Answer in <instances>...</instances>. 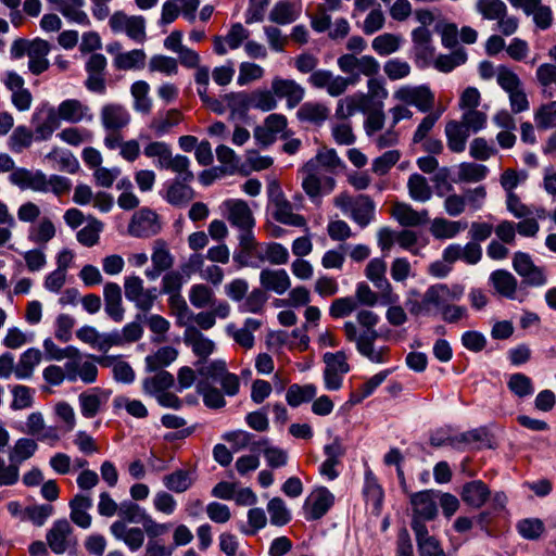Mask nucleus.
I'll return each instance as SVG.
<instances>
[{
  "label": "nucleus",
  "instance_id": "f257e3e1",
  "mask_svg": "<svg viewBox=\"0 0 556 556\" xmlns=\"http://www.w3.org/2000/svg\"><path fill=\"white\" fill-rule=\"evenodd\" d=\"M149 159H156L155 165L160 169H169L180 175L185 180H193L194 174L190 170V160L186 155L173 156L170 146L164 141H152L143 149Z\"/></svg>",
  "mask_w": 556,
  "mask_h": 556
},
{
  "label": "nucleus",
  "instance_id": "f03ea898",
  "mask_svg": "<svg viewBox=\"0 0 556 556\" xmlns=\"http://www.w3.org/2000/svg\"><path fill=\"white\" fill-rule=\"evenodd\" d=\"M445 290L439 283L430 286L424 293L417 289H410L407 292L405 306L409 314L415 317H434L439 315L443 305L441 292Z\"/></svg>",
  "mask_w": 556,
  "mask_h": 556
},
{
  "label": "nucleus",
  "instance_id": "7ed1b4c3",
  "mask_svg": "<svg viewBox=\"0 0 556 556\" xmlns=\"http://www.w3.org/2000/svg\"><path fill=\"white\" fill-rule=\"evenodd\" d=\"M339 70L350 78H355V85L361 80V76L375 77L380 72L379 62L369 54L356 55L354 53H344L337 59Z\"/></svg>",
  "mask_w": 556,
  "mask_h": 556
},
{
  "label": "nucleus",
  "instance_id": "20e7f679",
  "mask_svg": "<svg viewBox=\"0 0 556 556\" xmlns=\"http://www.w3.org/2000/svg\"><path fill=\"white\" fill-rule=\"evenodd\" d=\"M386 273L387 263L379 257L370 260L365 269V276L380 292V303L382 305L395 304L399 301V295L393 292V288L386 277Z\"/></svg>",
  "mask_w": 556,
  "mask_h": 556
},
{
  "label": "nucleus",
  "instance_id": "39448f33",
  "mask_svg": "<svg viewBox=\"0 0 556 556\" xmlns=\"http://www.w3.org/2000/svg\"><path fill=\"white\" fill-rule=\"evenodd\" d=\"M113 33H125L136 42H143L147 38L146 20L141 15L128 16L123 11L113 13L109 20Z\"/></svg>",
  "mask_w": 556,
  "mask_h": 556
},
{
  "label": "nucleus",
  "instance_id": "423d86ee",
  "mask_svg": "<svg viewBox=\"0 0 556 556\" xmlns=\"http://www.w3.org/2000/svg\"><path fill=\"white\" fill-rule=\"evenodd\" d=\"M106 66L108 60L102 53H91L86 63L85 71L87 78L85 87L94 93L104 94L106 92Z\"/></svg>",
  "mask_w": 556,
  "mask_h": 556
},
{
  "label": "nucleus",
  "instance_id": "0eeeda50",
  "mask_svg": "<svg viewBox=\"0 0 556 556\" xmlns=\"http://www.w3.org/2000/svg\"><path fill=\"white\" fill-rule=\"evenodd\" d=\"M393 97L407 105L416 106L422 113L430 112L434 106V94L425 85L401 87L394 92Z\"/></svg>",
  "mask_w": 556,
  "mask_h": 556
},
{
  "label": "nucleus",
  "instance_id": "6e6552de",
  "mask_svg": "<svg viewBox=\"0 0 556 556\" xmlns=\"http://www.w3.org/2000/svg\"><path fill=\"white\" fill-rule=\"evenodd\" d=\"M413 55L418 67H427L434 60L435 48L432 45V37L426 27H417L412 31Z\"/></svg>",
  "mask_w": 556,
  "mask_h": 556
},
{
  "label": "nucleus",
  "instance_id": "1a4fd4ad",
  "mask_svg": "<svg viewBox=\"0 0 556 556\" xmlns=\"http://www.w3.org/2000/svg\"><path fill=\"white\" fill-rule=\"evenodd\" d=\"M513 267L522 277L523 283L528 286L541 287L547 281L543 268L534 265L528 253L516 252L513 258Z\"/></svg>",
  "mask_w": 556,
  "mask_h": 556
},
{
  "label": "nucleus",
  "instance_id": "9d476101",
  "mask_svg": "<svg viewBox=\"0 0 556 556\" xmlns=\"http://www.w3.org/2000/svg\"><path fill=\"white\" fill-rule=\"evenodd\" d=\"M357 323L364 328L362 333H357L356 325L352 321H346L343 326L346 339L350 342H361L365 338H369L370 333H375V338L379 337L376 326L379 323V316L372 311L362 309L356 315Z\"/></svg>",
  "mask_w": 556,
  "mask_h": 556
},
{
  "label": "nucleus",
  "instance_id": "9b49d317",
  "mask_svg": "<svg viewBox=\"0 0 556 556\" xmlns=\"http://www.w3.org/2000/svg\"><path fill=\"white\" fill-rule=\"evenodd\" d=\"M9 180L21 190L30 189L35 192L48 193L46 174L39 169L30 170L17 167L10 174Z\"/></svg>",
  "mask_w": 556,
  "mask_h": 556
},
{
  "label": "nucleus",
  "instance_id": "f8f14e48",
  "mask_svg": "<svg viewBox=\"0 0 556 556\" xmlns=\"http://www.w3.org/2000/svg\"><path fill=\"white\" fill-rule=\"evenodd\" d=\"M161 230L157 214L150 208H141L134 216L129 224L130 235L138 238H149Z\"/></svg>",
  "mask_w": 556,
  "mask_h": 556
},
{
  "label": "nucleus",
  "instance_id": "ddd939ff",
  "mask_svg": "<svg viewBox=\"0 0 556 556\" xmlns=\"http://www.w3.org/2000/svg\"><path fill=\"white\" fill-rule=\"evenodd\" d=\"M333 504V494L326 486H320L304 504L305 518L307 520H318L328 513Z\"/></svg>",
  "mask_w": 556,
  "mask_h": 556
},
{
  "label": "nucleus",
  "instance_id": "4468645a",
  "mask_svg": "<svg viewBox=\"0 0 556 556\" xmlns=\"http://www.w3.org/2000/svg\"><path fill=\"white\" fill-rule=\"evenodd\" d=\"M437 493L433 490H424L410 494V505L413 507V517L419 519L433 520L438 515L435 502Z\"/></svg>",
  "mask_w": 556,
  "mask_h": 556
},
{
  "label": "nucleus",
  "instance_id": "2eb2a0df",
  "mask_svg": "<svg viewBox=\"0 0 556 556\" xmlns=\"http://www.w3.org/2000/svg\"><path fill=\"white\" fill-rule=\"evenodd\" d=\"M271 90L279 99H286L289 109L298 106L305 94V89L295 80L279 77L273 79Z\"/></svg>",
  "mask_w": 556,
  "mask_h": 556
},
{
  "label": "nucleus",
  "instance_id": "dca6fc26",
  "mask_svg": "<svg viewBox=\"0 0 556 556\" xmlns=\"http://www.w3.org/2000/svg\"><path fill=\"white\" fill-rule=\"evenodd\" d=\"M36 140H48L59 127V118L53 108L36 111L31 116Z\"/></svg>",
  "mask_w": 556,
  "mask_h": 556
},
{
  "label": "nucleus",
  "instance_id": "f3484780",
  "mask_svg": "<svg viewBox=\"0 0 556 556\" xmlns=\"http://www.w3.org/2000/svg\"><path fill=\"white\" fill-rule=\"evenodd\" d=\"M227 219L231 226L243 229L255 226V219L248 203L243 200L231 199L224 202Z\"/></svg>",
  "mask_w": 556,
  "mask_h": 556
},
{
  "label": "nucleus",
  "instance_id": "a211bd4d",
  "mask_svg": "<svg viewBox=\"0 0 556 556\" xmlns=\"http://www.w3.org/2000/svg\"><path fill=\"white\" fill-rule=\"evenodd\" d=\"M184 342L186 345L191 346L192 352L199 357L194 366H199L205 362L215 349V343L192 326L186 328Z\"/></svg>",
  "mask_w": 556,
  "mask_h": 556
},
{
  "label": "nucleus",
  "instance_id": "6ab92c4d",
  "mask_svg": "<svg viewBox=\"0 0 556 556\" xmlns=\"http://www.w3.org/2000/svg\"><path fill=\"white\" fill-rule=\"evenodd\" d=\"M192 180H185L180 175L165 184L163 198L174 206H184L194 198V191L189 186Z\"/></svg>",
  "mask_w": 556,
  "mask_h": 556
},
{
  "label": "nucleus",
  "instance_id": "aec40b11",
  "mask_svg": "<svg viewBox=\"0 0 556 556\" xmlns=\"http://www.w3.org/2000/svg\"><path fill=\"white\" fill-rule=\"evenodd\" d=\"M101 122L106 130L116 132L129 124L130 115L122 104L109 103L101 110Z\"/></svg>",
  "mask_w": 556,
  "mask_h": 556
},
{
  "label": "nucleus",
  "instance_id": "412c9836",
  "mask_svg": "<svg viewBox=\"0 0 556 556\" xmlns=\"http://www.w3.org/2000/svg\"><path fill=\"white\" fill-rule=\"evenodd\" d=\"M72 526L68 520L63 518L56 520L52 528L48 531L46 538L49 547L55 554H63L70 546V535L72 534Z\"/></svg>",
  "mask_w": 556,
  "mask_h": 556
},
{
  "label": "nucleus",
  "instance_id": "4be33fe9",
  "mask_svg": "<svg viewBox=\"0 0 556 556\" xmlns=\"http://www.w3.org/2000/svg\"><path fill=\"white\" fill-rule=\"evenodd\" d=\"M50 43L47 40L41 38H36L31 40V46L28 51V70L34 75H40L46 72L50 62L47 59V55L50 52Z\"/></svg>",
  "mask_w": 556,
  "mask_h": 556
},
{
  "label": "nucleus",
  "instance_id": "5701e85b",
  "mask_svg": "<svg viewBox=\"0 0 556 556\" xmlns=\"http://www.w3.org/2000/svg\"><path fill=\"white\" fill-rule=\"evenodd\" d=\"M462 448L475 444L477 448H496L497 442L495 433L490 427H480L459 433Z\"/></svg>",
  "mask_w": 556,
  "mask_h": 556
},
{
  "label": "nucleus",
  "instance_id": "b1692460",
  "mask_svg": "<svg viewBox=\"0 0 556 556\" xmlns=\"http://www.w3.org/2000/svg\"><path fill=\"white\" fill-rule=\"evenodd\" d=\"M491 491L481 480H473L463 485L460 497L463 502L473 508H480L489 500Z\"/></svg>",
  "mask_w": 556,
  "mask_h": 556
},
{
  "label": "nucleus",
  "instance_id": "393cba45",
  "mask_svg": "<svg viewBox=\"0 0 556 556\" xmlns=\"http://www.w3.org/2000/svg\"><path fill=\"white\" fill-rule=\"evenodd\" d=\"M260 282L264 291H273L277 294H283L291 286L285 269H263L260 274Z\"/></svg>",
  "mask_w": 556,
  "mask_h": 556
},
{
  "label": "nucleus",
  "instance_id": "a878e982",
  "mask_svg": "<svg viewBox=\"0 0 556 556\" xmlns=\"http://www.w3.org/2000/svg\"><path fill=\"white\" fill-rule=\"evenodd\" d=\"M56 115L59 121L63 119L70 123H79L84 118L91 119L89 108L77 99H67L58 106Z\"/></svg>",
  "mask_w": 556,
  "mask_h": 556
},
{
  "label": "nucleus",
  "instance_id": "bb28decb",
  "mask_svg": "<svg viewBox=\"0 0 556 556\" xmlns=\"http://www.w3.org/2000/svg\"><path fill=\"white\" fill-rule=\"evenodd\" d=\"M393 216L405 227L420 226L429 220L427 210L418 212L406 203H396L393 207Z\"/></svg>",
  "mask_w": 556,
  "mask_h": 556
},
{
  "label": "nucleus",
  "instance_id": "cd10ccee",
  "mask_svg": "<svg viewBox=\"0 0 556 556\" xmlns=\"http://www.w3.org/2000/svg\"><path fill=\"white\" fill-rule=\"evenodd\" d=\"M349 215L361 228L367 227L375 217L374 201L368 195L359 194Z\"/></svg>",
  "mask_w": 556,
  "mask_h": 556
},
{
  "label": "nucleus",
  "instance_id": "c85d7f7f",
  "mask_svg": "<svg viewBox=\"0 0 556 556\" xmlns=\"http://www.w3.org/2000/svg\"><path fill=\"white\" fill-rule=\"evenodd\" d=\"M336 187L334 179L319 180L313 175L304 176L302 180V188L308 195L312 202L319 204L323 194H328L333 191Z\"/></svg>",
  "mask_w": 556,
  "mask_h": 556
},
{
  "label": "nucleus",
  "instance_id": "c756f323",
  "mask_svg": "<svg viewBox=\"0 0 556 556\" xmlns=\"http://www.w3.org/2000/svg\"><path fill=\"white\" fill-rule=\"evenodd\" d=\"M445 136L448 149L454 153H460L466 149V142L470 132L467 131L466 126L462 123L450 121L445 126Z\"/></svg>",
  "mask_w": 556,
  "mask_h": 556
},
{
  "label": "nucleus",
  "instance_id": "7c9ffc66",
  "mask_svg": "<svg viewBox=\"0 0 556 556\" xmlns=\"http://www.w3.org/2000/svg\"><path fill=\"white\" fill-rule=\"evenodd\" d=\"M490 281L498 294L507 299H515L518 282L511 273L496 269L491 273Z\"/></svg>",
  "mask_w": 556,
  "mask_h": 556
},
{
  "label": "nucleus",
  "instance_id": "2f4dec72",
  "mask_svg": "<svg viewBox=\"0 0 556 556\" xmlns=\"http://www.w3.org/2000/svg\"><path fill=\"white\" fill-rule=\"evenodd\" d=\"M467 226V222L464 220H448L443 217H437L431 224L430 231L435 239H452L462 230H465Z\"/></svg>",
  "mask_w": 556,
  "mask_h": 556
},
{
  "label": "nucleus",
  "instance_id": "473e14b6",
  "mask_svg": "<svg viewBox=\"0 0 556 556\" xmlns=\"http://www.w3.org/2000/svg\"><path fill=\"white\" fill-rule=\"evenodd\" d=\"M181 122V113L176 109H170L164 113H157L150 124L149 128L156 137H162L168 134L173 127Z\"/></svg>",
  "mask_w": 556,
  "mask_h": 556
},
{
  "label": "nucleus",
  "instance_id": "72a5a7b5",
  "mask_svg": "<svg viewBox=\"0 0 556 556\" xmlns=\"http://www.w3.org/2000/svg\"><path fill=\"white\" fill-rule=\"evenodd\" d=\"M224 101L230 111V119H243L247 117V113L251 108L250 93L244 91L229 92L224 94Z\"/></svg>",
  "mask_w": 556,
  "mask_h": 556
},
{
  "label": "nucleus",
  "instance_id": "f704fd0d",
  "mask_svg": "<svg viewBox=\"0 0 556 556\" xmlns=\"http://www.w3.org/2000/svg\"><path fill=\"white\" fill-rule=\"evenodd\" d=\"M42 359V353L39 349L29 348L21 354L14 368V375L17 379H28L33 376L34 369Z\"/></svg>",
  "mask_w": 556,
  "mask_h": 556
},
{
  "label": "nucleus",
  "instance_id": "c9c22d12",
  "mask_svg": "<svg viewBox=\"0 0 556 556\" xmlns=\"http://www.w3.org/2000/svg\"><path fill=\"white\" fill-rule=\"evenodd\" d=\"M175 384L174 376L166 370H157V372L143 379L142 389L146 394L156 396L169 390Z\"/></svg>",
  "mask_w": 556,
  "mask_h": 556
},
{
  "label": "nucleus",
  "instance_id": "e433bc0d",
  "mask_svg": "<svg viewBox=\"0 0 556 556\" xmlns=\"http://www.w3.org/2000/svg\"><path fill=\"white\" fill-rule=\"evenodd\" d=\"M178 357V351L173 346H162L153 354L146 356V370L157 371L162 370L174 363Z\"/></svg>",
  "mask_w": 556,
  "mask_h": 556
},
{
  "label": "nucleus",
  "instance_id": "4c0bfd02",
  "mask_svg": "<svg viewBox=\"0 0 556 556\" xmlns=\"http://www.w3.org/2000/svg\"><path fill=\"white\" fill-rule=\"evenodd\" d=\"M23 431L39 441L54 443L60 440L59 430L54 426H47L45 419H27Z\"/></svg>",
  "mask_w": 556,
  "mask_h": 556
},
{
  "label": "nucleus",
  "instance_id": "58836bf2",
  "mask_svg": "<svg viewBox=\"0 0 556 556\" xmlns=\"http://www.w3.org/2000/svg\"><path fill=\"white\" fill-rule=\"evenodd\" d=\"M147 54L142 49H134L128 52L117 53L114 56L113 64L116 70L131 71L144 67Z\"/></svg>",
  "mask_w": 556,
  "mask_h": 556
},
{
  "label": "nucleus",
  "instance_id": "ea45409f",
  "mask_svg": "<svg viewBox=\"0 0 556 556\" xmlns=\"http://www.w3.org/2000/svg\"><path fill=\"white\" fill-rule=\"evenodd\" d=\"M46 159L52 163V168L60 172L74 174L79 168V163L77 159L70 151L53 149L46 155Z\"/></svg>",
  "mask_w": 556,
  "mask_h": 556
},
{
  "label": "nucleus",
  "instance_id": "a19ab883",
  "mask_svg": "<svg viewBox=\"0 0 556 556\" xmlns=\"http://www.w3.org/2000/svg\"><path fill=\"white\" fill-rule=\"evenodd\" d=\"M317 394V388L312 384H291L286 392V401L292 407L311 402Z\"/></svg>",
  "mask_w": 556,
  "mask_h": 556
},
{
  "label": "nucleus",
  "instance_id": "79ce46f5",
  "mask_svg": "<svg viewBox=\"0 0 556 556\" xmlns=\"http://www.w3.org/2000/svg\"><path fill=\"white\" fill-rule=\"evenodd\" d=\"M55 232L53 223L48 217H43L37 225L29 228L27 238L33 243L46 248L47 243L54 238Z\"/></svg>",
  "mask_w": 556,
  "mask_h": 556
},
{
  "label": "nucleus",
  "instance_id": "37998d69",
  "mask_svg": "<svg viewBox=\"0 0 556 556\" xmlns=\"http://www.w3.org/2000/svg\"><path fill=\"white\" fill-rule=\"evenodd\" d=\"M274 207L273 216L277 222L293 227H306L305 217L300 214H294L292 212V205L287 199L277 203Z\"/></svg>",
  "mask_w": 556,
  "mask_h": 556
},
{
  "label": "nucleus",
  "instance_id": "c03bdc74",
  "mask_svg": "<svg viewBox=\"0 0 556 556\" xmlns=\"http://www.w3.org/2000/svg\"><path fill=\"white\" fill-rule=\"evenodd\" d=\"M195 388L197 393L202 395L203 403L207 408L218 409L226 405L225 394L208 382L200 380Z\"/></svg>",
  "mask_w": 556,
  "mask_h": 556
},
{
  "label": "nucleus",
  "instance_id": "a18cd8bd",
  "mask_svg": "<svg viewBox=\"0 0 556 556\" xmlns=\"http://www.w3.org/2000/svg\"><path fill=\"white\" fill-rule=\"evenodd\" d=\"M402 37L400 35L384 33L374 38L371 48L380 56L390 55L400 50L402 46Z\"/></svg>",
  "mask_w": 556,
  "mask_h": 556
},
{
  "label": "nucleus",
  "instance_id": "49530a36",
  "mask_svg": "<svg viewBox=\"0 0 556 556\" xmlns=\"http://www.w3.org/2000/svg\"><path fill=\"white\" fill-rule=\"evenodd\" d=\"M328 108L317 102H305L296 112V116L300 121L315 124L325 122L328 117Z\"/></svg>",
  "mask_w": 556,
  "mask_h": 556
},
{
  "label": "nucleus",
  "instance_id": "de8ad7c7",
  "mask_svg": "<svg viewBox=\"0 0 556 556\" xmlns=\"http://www.w3.org/2000/svg\"><path fill=\"white\" fill-rule=\"evenodd\" d=\"M370 337L363 339L356 343V349L363 356L367 357L372 363H384L388 361L389 348L383 346L375 350L374 342L377 340L374 332H369Z\"/></svg>",
  "mask_w": 556,
  "mask_h": 556
},
{
  "label": "nucleus",
  "instance_id": "09e8293b",
  "mask_svg": "<svg viewBox=\"0 0 556 556\" xmlns=\"http://www.w3.org/2000/svg\"><path fill=\"white\" fill-rule=\"evenodd\" d=\"M467 61V52L464 48H458L450 54H440L433 60V66L442 73H450L455 67L465 64Z\"/></svg>",
  "mask_w": 556,
  "mask_h": 556
},
{
  "label": "nucleus",
  "instance_id": "8fccbe9b",
  "mask_svg": "<svg viewBox=\"0 0 556 556\" xmlns=\"http://www.w3.org/2000/svg\"><path fill=\"white\" fill-rule=\"evenodd\" d=\"M150 86L144 80H138L131 85L130 92L134 97V109L148 114L152 109V100L149 98Z\"/></svg>",
  "mask_w": 556,
  "mask_h": 556
},
{
  "label": "nucleus",
  "instance_id": "3c124183",
  "mask_svg": "<svg viewBox=\"0 0 556 556\" xmlns=\"http://www.w3.org/2000/svg\"><path fill=\"white\" fill-rule=\"evenodd\" d=\"M391 370L386 369L374 375L369 380L361 384L351 393L350 401L354 404L362 402L372 394V392L387 379Z\"/></svg>",
  "mask_w": 556,
  "mask_h": 556
},
{
  "label": "nucleus",
  "instance_id": "603ef678",
  "mask_svg": "<svg viewBox=\"0 0 556 556\" xmlns=\"http://www.w3.org/2000/svg\"><path fill=\"white\" fill-rule=\"evenodd\" d=\"M35 136L30 128L24 125H20L13 129L9 138V148L14 153H22L25 149H28Z\"/></svg>",
  "mask_w": 556,
  "mask_h": 556
},
{
  "label": "nucleus",
  "instance_id": "864d4df0",
  "mask_svg": "<svg viewBox=\"0 0 556 556\" xmlns=\"http://www.w3.org/2000/svg\"><path fill=\"white\" fill-rule=\"evenodd\" d=\"M409 197L419 202H427L431 199L432 191L427 179L420 174H412L407 181Z\"/></svg>",
  "mask_w": 556,
  "mask_h": 556
},
{
  "label": "nucleus",
  "instance_id": "5fc2aeb1",
  "mask_svg": "<svg viewBox=\"0 0 556 556\" xmlns=\"http://www.w3.org/2000/svg\"><path fill=\"white\" fill-rule=\"evenodd\" d=\"M197 367L198 374L202 377L201 380L210 383L218 382L227 374V365L223 359H215L212 362H203Z\"/></svg>",
  "mask_w": 556,
  "mask_h": 556
},
{
  "label": "nucleus",
  "instance_id": "6e6d98bb",
  "mask_svg": "<svg viewBox=\"0 0 556 556\" xmlns=\"http://www.w3.org/2000/svg\"><path fill=\"white\" fill-rule=\"evenodd\" d=\"M114 414H121L124 409L132 417H147L148 409L144 404L139 400H131L127 396H116L113 399Z\"/></svg>",
  "mask_w": 556,
  "mask_h": 556
},
{
  "label": "nucleus",
  "instance_id": "4d7b16f0",
  "mask_svg": "<svg viewBox=\"0 0 556 556\" xmlns=\"http://www.w3.org/2000/svg\"><path fill=\"white\" fill-rule=\"evenodd\" d=\"M267 511L273 526L283 527L291 521V513L280 497H274L268 502Z\"/></svg>",
  "mask_w": 556,
  "mask_h": 556
},
{
  "label": "nucleus",
  "instance_id": "13d9d810",
  "mask_svg": "<svg viewBox=\"0 0 556 556\" xmlns=\"http://www.w3.org/2000/svg\"><path fill=\"white\" fill-rule=\"evenodd\" d=\"M366 102L365 96L354 94L341 99L338 102L336 109V116L341 119H346L348 117L354 115L357 111H365L364 104Z\"/></svg>",
  "mask_w": 556,
  "mask_h": 556
},
{
  "label": "nucleus",
  "instance_id": "bf43d9fd",
  "mask_svg": "<svg viewBox=\"0 0 556 556\" xmlns=\"http://www.w3.org/2000/svg\"><path fill=\"white\" fill-rule=\"evenodd\" d=\"M268 296L263 289L256 288L253 289L250 294L244 296L241 301L238 309L241 313H253L258 314L263 311L265 303L267 302Z\"/></svg>",
  "mask_w": 556,
  "mask_h": 556
},
{
  "label": "nucleus",
  "instance_id": "052dcab7",
  "mask_svg": "<svg viewBox=\"0 0 556 556\" xmlns=\"http://www.w3.org/2000/svg\"><path fill=\"white\" fill-rule=\"evenodd\" d=\"M430 445L434 447L452 446L453 448H462V440L459 433H455L452 428H440L430 435Z\"/></svg>",
  "mask_w": 556,
  "mask_h": 556
},
{
  "label": "nucleus",
  "instance_id": "680f3d73",
  "mask_svg": "<svg viewBox=\"0 0 556 556\" xmlns=\"http://www.w3.org/2000/svg\"><path fill=\"white\" fill-rule=\"evenodd\" d=\"M190 303L197 308H204L208 305H215V296L213 290L203 283L191 287L189 292Z\"/></svg>",
  "mask_w": 556,
  "mask_h": 556
},
{
  "label": "nucleus",
  "instance_id": "e2e57ef3",
  "mask_svg": "<svg viewBox=\"0 0 556 556\" xmlns=\"http://www.w3.org/2000/svg\"><path fill=\"white\" fill-rule=\"evenodd\" d=\"M164 485L176 493H182L192 485V479L187 470L178 469L163 478Z\"/></svg>",
  "mask_w": 556,
  "mask_h": 556
},
{
  "label": "nucleus",
  "instance_id": "0e129e2a",
  "mask_svg": "<svg viewBox=\"0 0 556 556\" xmlns=\"http://www.w3.org/2000/svg\"><path fill=\"white\" fill-rule=\"evenodd\" d=\"M477 10L485 20H500L507 12L506 4L502 0H479Z\"/></svg>",
  "mask_w": 556,
  "mask_h": 556
},
{
  "label": "nucleus",
  "instance_id": "69168bd1",
  "mask_svg": "<svg viewBox=\"0 0 556 556\" xmlns=\"http://www.w3.org/2000/svg\"><path fill=\"white\" fill-rule=\"evenodd\" d=\"M534 121L540 129L556 127V101L542 104L534 113Z\"/></svg>",
  "mask_w": 556,
  "mask_h": 556
},
{
  "label": "nucleus",
  "instance_id": "338daca9",
  "mask_svg": "<svg viewBox=\"0 0 556 556\" xmlns=\"http://www.w3.org/2000/svg\"><path fill=\"white\" fill-rule=\"evenodd\" d=\"M489 173L485 165L477 163H462L459 165L458 178L460 181L478 182L483 180Z\"/></svg>",
  "mask_w": 556,
  "mask_h": 556
},
{
  "label": "nucleus",
  "instance_id": "774afa93",
  "mask_svg": "<svg viewBox=\"0 0 556 556\" xmlns=\"http://www.w3.org/2000/svg\"><path fill=\"white\" fill-rule=\"evenodd\" d=\"M37 450V443L31 439L22 438L15 442L13 451L10 453L11 463L21 464L30 458Z\"/></svg>",
  "mask_w": 556,
  "mask_h": 556
}]
</instances>
